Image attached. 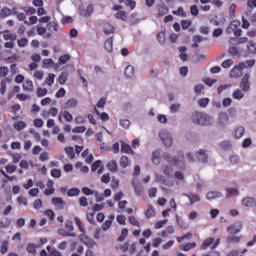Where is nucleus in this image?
<instances>
[{"mask_svg": "<svg viewBox=\"0 0 256 256\" xmlns=\"http://www.w3.org/2000/svg\"><path fill=\"white\" fill-rule=\"evenodd\" d=\"M163 173L167 178L159 173H155V183H161L165 187H173V185H175V181L171 178L173 175V168L171 166H165Z\"/></svg>", "mask_w": 256, "mask_h": 256, "instance_id": "1", "label": "nucleus"}, {"mask_svg": "<svg viewBox=\"0 0 256 256\" xmlns=\"http://www.w3.org/2000/svg\"><path fill=\"white\" fill-rule=\"evenodd\" d=\"M192 122L195 125H202L208 127L209 125H213L215 118L205 112L196 111L191 116Z\"/></svg>", "mask_w": 256, "mask_h": 256, "instance_id": "2", "label": "nucleus"}, {"mask_svg": "<svg viewBox=\"0 0 256 256\" xmlns=\"http://www.w3.org/2000/svg\"><path fill=\"white\" fill-rule=\"evenodd\" d=\"M164 159L170 165H174L178 169H185V156H183V152L181 150L177 151V156L172 157L171 154H164Z\"/></svg>", "mask_w": 256, "mask_h": 256, "instance_id": "3", "label": "nucleus"}, {"mask_svg": "<svg viewBox=\"0 0 256 256\" xmlns=\"http://www.w3.org/2000/svg\"><path fill=\"white\" fill-rule=\"evenodd\" d=\"M159 138L161 139L163 145L167 148L172 147L173 145V134L167 129H162L159 131Z\"/></svg>", "mask_w": 256, "mask_h": 256, "instance_id": "4", "label": "nucleus"}, {"mask_svg": "<svg viewBox=\"0 0 256 256\" xmlns=\"http://www.w3.org/2000/svg\"><path fill=\"white\" fill-rule=\"evenodd\" d=\"M240 27H241V21L233 20L228 26V28L226 29V33H228V35H231L233 33L235 37H241L242 30Z\"/></svg>", "mask_w": 256, "mask_h": 256, "instance_id": "5", "label": "nucleus"}, {"mask_svg": "<svg viewBox=\"0 0 256 256\" xmlns=\"http://www.w3.org/2000/svg\"><path fill=\"white\" fill-rule=\"evenodd\" d=\"M243 229V222L236 221L227 228V233L237 235Z\"/></svg>", "mask_w": 256, "mask_h": 256, "instance_id": "6", "label": "nucleus"}, {"mask_svg": "<svg viewBox=\"0 0 256 256\" xmlns=\"http://www.w3.org/2000/svg\"><path fill=\"white\" fill-rule=\"evenodd\" d=\"M250 77L249 73H246L240 82V88L244 93H247L249 89H251V82L249 81Z\"/></svg>", "mask_w": 256, "mask_h": 256, "instance_id": "7", "label": "nucleus"}, {"mask_svg": "<svg viewBox=\"0 0 256 256\" xmlns=\"http://www.w3.org/2000/svg\"><path fill=\"white\" fill-rule=\"evenodd\" d=\"M242 76H243V68L240 66V64L235 65L230 71V77L232 79H237Z\"/></svg>", "mask_w": 256, "mask_h": 256, "instance_id": "8", "label": "nucleus"}, {"mask_svg": "<svg viewBox=\"0 0 256 256\" xmlns=\"http://www.w3.org/2000/svg\"><path fill=\"white\" fill-rule=\"evenodd\" d=\"M195 157L198 161H200L201 163H207V159L209 157V155H207V150L205 149H199L196 153H195Z\"/></svg>", "mask_w": 256, "mask_h": 256, "instance_id": "9", "label": "nucleus"}, {"mask_svg": "<svg viewBox=\"0 0 256 256\" xmlns=\"http://www.w3.org/2000/svg\"><path fill=\"white\" fill-rule=\"evenodd\" d=\"M218 123L221 127H227V123H229V114H227V112H220L218 114Z\"/></svg>", "mask_w": 256, "mask_h": 256, "instance_id": "10", "label": "nucleus"}, {"mask_svg": "<svg viewBox=\"0 0 256 256\" xmlns=\"http://www.w3.org/2000/svg\"><path fill=\"white\" fill-rule=\"evenodd\" d=\"M93 4H88L87 7H80V15H82V17H90V15H93Z\"/></svg>", "mask_w": 256, "mask_h": 256, "instance_id": "11", "label": "nucleus"}, {"mask_svg": "<svg viewBox=\"0 0 256 256\" xmlns=\"http://www.w3.org/2000/svg\"><path fill=\"white\" fill-rule=\"evenodd\" d=\"M241 204L243 207H248L252 209V207H256V200L254 197H245L242 199Z\"/></svg>", "mask_w": 256, "mask_h": 256, "instance_id": "12", "label": "nucleus"}, {"mask_svg": "<svg viewBox=\"0 0 256 256\" xmlns=\"http://www.w3.org/2000/svg\"><path fill=\"white\" fill-rule=\"evenodd\" d=\"M79 239H80V241H81L82 243H84V245H85L86 247H90V248L95 247V241H94L93 239L89 238L87 235L81 234V235L79 236Z\"/></svg>", "mask_w": 256, "mask_h": 256, "instance_id": "13", "label": "nucleus"}, {"mask_svg": "<svg viewBox=\"0 0 256 256\" xmlns=\"http://www.w3.org/2000/svg\"><path fill=\"white\" fill-rule=\"evenodd\" d=\"M132 185H133L135 194L138 195V197H141L143 195V186L141 185V183H139L137 179H133Z\"/></svg>", "mask_w": 256, "mask_h": 256, "instance_id": "14", "label": "nucleus"}, {"mask_svg": "<svg viewBox=\"0 0 256 256\" xmlns=\"http://www.w3.org/2000/svg\"><path fill=\"white\" fill-rule=\"evenodd\" d=\"M151 161L153 165H159L161 163V149H156L152 152Z\"/></svg>", "mask_w": 256, "mask_h": 256, "instance_id": "15", "label": "nucleus"}, {"mask_svg": "<svg viewBox=\"0 0 256 256\" xmlns=\"http://www.w3.org/2000/svg\"><path fill=\"white\" fill-rule=\"evenodd\" d=\"M226 197L227 199H231L233 197H239V189L233 187H226Z\"/></svg>", "mask_w": 256, "mask_h": 256, "instance_id": "16", "label": "nucleus"}, {"mask_svg": "<svg viewBox=\"0 0 256 256\" xmlns=\"http://www.w3.org/2000/svg\"><path fill=\"white\" fill-rule=\"evenodd\" d=\"M174 181L176 185H183L185 183V174L181 171H176L174 173Z\"/></svg>", "mask_w": 256, "mask_h": 256, "instance_id": "17", "label": "nucleus"}, {"mask_svg": "<svg viewBox=\"0 0 256 256\" xmlns=\"http://www.w3.org/2000/svg\"><path fill=\"white\" fill-rule=\"evenodd\" d=\"M52 205H54L55 209L61 210L65 207V202L63 201V198L53 197Z\"/></svg>", "mask_w": 256, "mask_h": 256, "instance_id": "18", "label": "nucleus"}, {"mask_svg": "<svg viewBox=\"0 0 256 256\" xmlns=\"http://www.w3.org/2000/svg\"><path fill=\"white\" fill-rule=\"evenodd\" d=\"M77 105H79V102L77 101V99L75 98H70L68 99L64 105H63V109H75V107H77Z\"/></svg>", "mask_w": 256, "mask_h": 256, "instance_id": "19", "label": "nucleus"}, {"mask_svg": "<svg viewBox=\"0 0 256 256\" xmlns=\"http://www.w3.org/2000/svg\"><path fill=\"white\" fill-rule=\"evenodd\" d=\"M4 41H17V34L10 33L9 30L2 32Z\"/></svg>", "mask_w": 256, "mask_h": 256, "instance_id": "20", "label": "nucleus"}, {"mask_svg": "<svg viewBox=\"0 0 256 256\" xmlns=\"http://www.w3.org/2000/svg\"><path fill=\"white\" fill-rule=\"evenodd\" d=\"M46 29L49 31L48 33H51L52 37L53 33H57V31H59V25L56 22H49Z\"/></svg>", "mask_w": 256, "mask_h": 256, "instance_id": "21", "label": "nucleus"}, {"mask_svg": "<svg viewBox=\"0 0 256 256\" xmlns=\"http://www.w3.org/2000/svg\"><path fill=\"white\" fill-rule=\"evenodd\" d=\"M223 197V193L219 191H210L206 194V199H221Z\"/></svg>", "mask_w": 256, "mask_h": 256, "instance_id": "22", "label": "nucleus"}, {"mask_svg": "<svg viewBox=\"0 0 256 256\" xmlns=\"http://www.w3.org/2000/svg\"><path fill=\"white\" fill-rule=\"evenodd\" d=\"M184 197H188L190 204L195 205V203H199L201 201V198L199 197L198 194L192 193V194H183Z\"/></svg>", "mask_w": 256, "mask_h": 256, "instance_id": "23", "label": "nucleus"}, {"mask_svg": "<svg viewBox=\"0 0 256 256\" xmlns=\"http://www.w3.org/2000/svg\"><path fill=\"white\" fill-rule=\"evenodd\" d=\"M243 135H245V127L243 126H237L234 129V137L236 139H241V137H243Z\"/></svg>", "mask_w": 256, "mask_h": 256, "instance_id": "24", "label": "nucleus"}, {"mask_svg": "<svg viewBox=\"0 0 256 256\" xmlns=\"http://www.w3.org/2000/svg\"><path fill=\"white\" fill-rule=\"evenodd\" d=\"M97 169H98V175H101V173H103V166H101V160H97L91 166V171H93V173H95Z\"/></svg>", "mask_w": 256, "mask_h": 256, "instance_id": "25", "label": "nucleus"}, {"mask_svg": "<svg viewBox=\"0 0 256 256\" xmlns=\"http://www.w3.org/2000/svg\"><path fill=\"white\" fill-rule=\"evenodd\" d=\"M37 33L41 37H44V39H51V33L47 32V28L44 27H38Z\"/></svg>", "mask_w": 256, "mask_h": 256, "instance_id": "26", "label": "nucleus"}, {"mask_svg": "<svg viewBox=\"0 0 256 256\" xmlns=\"http://www.w3.org/2000/svg\"><path fill=\"white\" fill-rule=\"evenodd\" d=\"M176 221L180 229H183L184 231H187V229H189V223L183 220V218H180L179 216H177Z\"/></svg>", "mask_w": 256, "mask_h": 256, "instance_id": "27", "label": "nucleus"}, {"mask_svg": "<svg viewBox=\"0 0 256 256\" xmlns=\"http://www.w3.org/2000/svg\"><path fill=\"white\" fill-rule=\"evenodd\" d=\"M227 243H240L241 236H237L236 234H229L226 238Z\"/></svg>", "mask_w": 256, "mask_h": 256, "instance_id": "28", "label": "nucleus"}, {"mask_svg": "<svg viewBox=\"0 0 256 256\" xmlns=\"http://www.w3.org/2000/svg\"><path fill=\"white\" fill-rule=\"evenodd\" d=\"M242 69H249L255 65V59L246 60L239 63Z\"/></svg>", "mask_w": 256, "mask_h": 256, "instance_id": "29", "label": "nucleus"}, {"mask_svg": "<svg viewBox=\"0 0 256 256\" xmlns=\"http://www.w3.org/2000/svg\"><path fill=\"white\" fill-rule=\"evenodd\" d=\"M232 97H233V99H236L237 101H241V99H243V97H245V92L241 89H236L232 93Z\"/></svg>", "mask_w": 256, "mask_h": 256, "instance_id": "30", "label": "nucleus"}, {"mask_svg": "<svg viewBox=\"0 0 256 256\" xmlns=\"http://www.w3.org/2000/svg\"><path fill=\"white\" fill-rule=\"evenodd\" d=\"M169 13V8L165 4H161L158 6V17H164Z\"/></svg>", "mask_w": 256, "mask_h": 256, "instance_id": "31", "label": "nucleus"}, {"mask_svg": "<svg viewBox=\"0 0 256 256\" xmlns=\"http://www.w3.org/2000/svg\"><path fill=\"white\" fill-rule=\"evenodd\" d=\"M23 89L28 92L35 91V86L33 85V81L26 80V82L23 84Z\"/></svg>", "mask_w": 256, "mask_h": 256, "instance_id": "32", "label": "nucleus"}, {"mask_svg": "<svg viewBox=\"0 0 256 256\" xmlns=\"http://www.w3.org/2000/svg\"><path fill=\"white\" fill-rule=\"evenodd\" d=\"M135 73V68L131 65H128L126 68H125V71H124V75L125 77H127L128 79H131V77H133Z\"/></svg>", "mask_w": 256, "mask_h": 256, "instance_id": "33", "label": "nucleus"}, {"mask_svg": "<svg viewBox=\"0 0 256 256\" xmlns=\"http://www.w3.org/2000/svg\"><path fill=\"white\" fill-rule=\"evenodd\" d=\"M104 48L108 53L113 52V38H108L104 43Z\"/></svg>", "mask_w": 256, "mask_h": 256, "instance_id": "34", "label": "nucleus"}, {"mask_svg": "<svg viewBox=\"0 0 256 256\" xmlns=\"http://www.w3.org/2000/svg\"><path fill=\"white\" fill-rule=\"evenodd\" d=\"M173 234H175V227H173V226H168L167 228H166V230H164V231H162V233H161V237H169V235H173Z\"/></svg>", "mask_w": 256, "mask_h": 256, "instance_id": "35", "label": "nucleus"}, {"mask_svg": "<svg viewBox=\"0 0 256 256\" xmlns=\"http://www.w3.org/2000/svg\"><path fill=\"white\" fill-rule=\"evenodd\" d=\"M61 115L68 123H71L73 121V114L68 110L61 111Z\"/></svg>", "mask_w": 256, "mask_h": 256, "instance_id": "36", "label": "nucleus"}, {"mask_svg": "<svg viewBox=\"0 0 256 256\" xmlns=\"http://www.w3.org/2000/svg\"><path fill=\"white\" fill-rule=\"evenodd\" d=\"M197 247V243L192 242V243H188V244H182L180 246V249L182 251H191V249H195Z\"/></svg>", "mask_w": 256, "mask_h": 256, "instance_id": "37", "label": "nucleus"}, {"mask_svg": "<svg viewBox=\"0 0 256 256\" xmlns=\"http://www.w3.org/2000/svg\"><path fill=\"white\" fill-rule=\"evenodd\" d=\"M213 243H215V239H213V238H208V239H206V240L202 243L200 249H202V250L205 251V249H207L208 247H211Z\"/></svg>", "mask_w": 256, "mask_h": 256, "instance_id": "38", "label": "nucleus"}, {"mask_svg": "<svg viewBox=\"0 0 256 256\" xmlns=\"http://www.w3.org/2000/svg\"><path fill=\"white\" fill-rule=\"evenodd\" d=\"M13 127L16 131H23V129H25V127H27V123H25L23 121H18V122L14 123Z\"/></svg>", "mask_w": 256, "mask_h": 256, "instance_id": "39", "label": "nucleus"}, {"mask_svg": "<svg viewBox=\"0 0 256 256\" xmlns=\"http://www.w3.org/2000/svg\"><path fill=\"white\" fill-rule=\"evenodd\" d=\"M27 253H30L31 255H35L37 253V245L33 243H29L26 247Z\"/></svg>", "mask_w": 256, "mask_h": 256, "instance_id": "40", "label": "nucleus"}, {"mask_svg": "<svg viewBox=\"0 0 256 256\" xmlns=\"http://www.w3.org/2000/svg\"><path fill=\"white\" fill-rule=\"evenodd\" d=\"M247 253V248L233 250L229 253L230 256H242Z\"/></svg>", "mask_w": 256, "mask_h": 256, "instance_id": "41", "label": "nucleus"}, {"mask_svg": "<svg viewBox=\"0 0 256 256\" xmlns=\"http://www.w3.org/2000/svg\"><path fill=\"white\" fill-rule=\"evenodd\" d=\"M220 147H221L224 151H229V150H231V147H232L231 141H229V140L222 141V142L220 143Z\"/></svg>", "mask_w": 256, "mask_h": 256, "instance_id": "42", "label": "nucleus"}, {"mask_svg": "<svg viewBox=\"0 0 256 256\" xmlns=\"http://www.w3.org/2000/svg\"><path fill=\"white\" fill-rule=\"evenodd\" d=\"M107 169L111 171V173H116L117 172V162L115 160L110 161L107 164Z\"/></svg>", "mask_w": 256, "mask_h": 256, "instance_id": "43", "label": "nucleus"}, {"mask_svg": "<svg viewBox=\"0 0 256 256\" xmlns=\"http://www.w3.org/2000/svg\"><path fill=\"white\" fill-rule=\"evenodd\" d=\"M70 60H71V56H69L68 54H64L59 57L58 62L60 65H65Z\"/></svg>", "mask_w": 256, "mask_h": 256, "instance_id": "44", "label": "nucleus"}, {"mask_svg": "<svg viewBox=\"0 0 256 256\" xmlns=\"http://www.w3.org/2000/svg\"><path fill=\"white\" fill-rule=\"evenodd\" d=\"M67 79H69V74L66 72H63L59 76L58 81H59L60 85H65L67 83Z\"/></svg>", "mask_w": 256, "mask_h": 256, "instance_id": "45", "label": "nucleus"}, {"mask_svg": "<svg viewBox=\"0 0 256 256\" xmlns=\"http://www.w3.org/2000/svg\"><path fill=\"white\" fill-rule=\"evenodd\" d=\"M248 53L255 55L256 53V43L254 41H250L247 46Z\"/></svg>", "mask_w": 256, "mask_h": 256, "instance_id": "46", "label": "nucleus"}, {"mask_svg": "<svg viewBox=\"0 0 256 256\" xmlns=\"http://www.w3.org/2000/svg\"><path fill=\"white\" fill-rule=\"evenodd\" d=\"M7 251H9V241L4 240L1 244L0 252L2 253V255H5Z\"/></svg>", "mask_w": 256, "mask_h": 256, "instance_id": "47", "label": "nucleus"}, {"mask_svg": "<svg viewBox=\"0 0 256 256\" xmlns=\"http://www.w3.org/2000/svg\"><path fill=\"white\" fill-rule=\"evenodd\" d=\"M81 193V190L79 188H71L68 190L67 195L68 197H77Z\"/></svg>", "mask_w": 256, "mask_h": 256, "instance_id": "48", "label": "nucleus"}, {"mask_svg": "<svg viewBox=\"0 0 256 256\" xmlns=\"http://www.w3.org/2000/svg\"><path fill=\"white\" fill-rule=\"evenodd\" d=\"M58 234L61 235L62 237H75V233L73 232H67L65 229H59Z\"/></svg>", "mask_w": 256, "mask_h": 256, "instance_id": "49", "label": "nucleus"}, {"mask_svg": "<svg viewBox=\"0 0 256 256\" xmlns=\"http://www.w3.org/2000/svg\"><path fill=\"white\" fill-rule=\"evenodd\" d=\"M65 151L69 159H75V149L73 147H66Z\"/></svg>", "mask_w": 256, "mask_h": 256, "instance_id": "50", "label": "nucleus"}, {"mask_svg": "<svg viewBox=\"0 0 256 256\" xmlns=\"http://www.w3.org/2000/svg\"><path fill=\"white\" fill-rule=\"evenodd\" d=\"M127 235H129V229L127 228L122 229L121 235L118 237V241L122 243L124 239H127Z\"/></svg>", "mask_w": 256, "mask_h": 256, "instance_id": "51", "label": "nucleus"}, {"mask_svg": "<svg viewBox=\"0 0 256 256\" xmlns=\"http://www.w3.org/2000/svg\"><path fill=\"white\" fill-rule=\"evenodd\" d=\"M115 27H113L111 24H106L104 26V33L105 35H111V33H114Z\"/></svg>", "mask_w": 256, "mask_h": 256, "instance_id": "52", "label": "nucleus"}, {"mask_svg": "<svg viewBox=\"0 0 256 256\" xmlns=\"http://www.w3.org/2000/svg\"><path fill=\"white\" fill-rule=\"evenodd\" d=\"M11 15V9L5 7L0 11V17L2 19H5V17H9Z\"/></svg>", "mask_w": 256, "mask_h": 256, "instance_id": "53", "label": "nucleus"}, {"mask_svg": "<svg viewBox=\"0 0 256 256\" xmlns=\"http://www.w3.org/2000/svg\"><path fill=\"white\" fill-rule=\"evenodd\" d=\"M129 165V158L127 156H122L120 159V166L125 169Z\"/></svg>", "mask_w": 256, "mask_h": 256, "instance_id": "54", "label": "nucleus"}, {"mask_svg": "<svg viewBox=\"0 0 256 256\" xmlns=\"http://www.w3.org/2000/svg\"><path fill=\"white\" fill-rule=\"evenodd\" d=\"M76 169H80V171H82V173H89V167L83 166V163H81V162L76 163Z\"/></svg>", "mask_w": 256, "mask_h": 256, "instance_id": "55", "label": "nucleus"}, {"mask_svg": "<svg viewBox=\"0 0 256 256\" xmlns=\"http://www.w3.org/2000/svg\"><path fill=\"white\" fill-rule=\"evenodd\" d=\"M145 215L147 219H151V217H155V210L153 209V206H149L147 211L145 212Z\"/></svg>", "mask_w": 256, "mask_h": 256, "instance_id": "56", "label": "nucleus"}, {"mask_svg": "<svg viewBox=\"0 0 256 256\" xmlns=\"http://www.w3.org/2000/svg\"><path fill=\"white\" fill-rule=\"evenodd\" d=\"M120 126L123 127V129H129V127H131V121H129V119H121Z\"/></svg>", "mask_w": 256, "mask_h": 256, "instance_id": "57", "label": "nucleus"}, {"mask_svg": "<svg viewBox=\"0 0 256 256\" xmlns=\"http://www.w3.org/2000/svg\"><path fill=\"white\" fill-rule=\"evenodd\" d=\"M180 109H181V104H179V103H175V104L170 105V111L172 113H179Z\"/></svg>", "mask_w": 256, "mask_h": 256, "instance_id": "58", "label": "nucleus"}, {"mask_svg": "<svg viewBox=\"0 0 256 256\" xmlns=\"http://www.w3.org/2000/svg\"><path fill=\"white\" fill-rule=\"evenodd\" d=\"M116 19H121L122 21H127V14L125 11H118L115 15Z\"/></svg>", "mask_w": 256, "mask_h": 256, "instance_id": "59", "label": "nucleus"}, {"mask_svg": "<svg viewBox=\"0 0 256 256\" xmlns=\"http://www.w3.org/2000/svg\"><path fill=\"white\" fill-rule=\"evenodd\" d=\"M9 75V68L7 66L0 67V78L7 77Z\"/></svg>", "mask_w": 256, "mask_h": 256, "instance_id": "60", "label": "nucleus"}, {"mask_svg": "<svg viewBox=\"0 0 256 256\" xmlns=\"http://www.w3.org/2000/svg\"><path fill=\"white\" fill-rule=\"evenodd\" d=\"M157 41L160 43V45H163L165 43V32L161 31L157 34Z\"/></svg>", "mask_w": 256, "mask_h": 256, "instance_id": "61", "label": "nucleus"}, {"mask_svg": "<svg viewBox=\"0 0 256 256\" xmlns=\"http://www.w3.org/2000/svg\"><path fill=\"white\" fill-rule=\"evenodd\" d=\"M18 47H27L29 45V40L27 38H22L17 41Z\"/></svg>", "mask_w": 256, "mask_h": 256, "instance_id": "62", "label": "nucleus"}, {"mask_svg": "<svg viewBox=\"0 0 256 256\" xmlns=\"http://www.w3.org/2000/svg\"><path fill=\"white\" fill-rule=\"evenodd\" d=\"M222 67L223 69H229L233 65V60L232 59H227L224 62H222Z\"/></svg>", "mask_w": 256, "mask_h": 256, "instance_id": "63", "label": "nucleus"}, {"mask_svg": "<svg viewBox=\"0 0 256 256\" xmlns=\"http://www.w3.org/2000/svg\"><path fill=\"white\" fill-rule=\"evenodd\" d=\"M47 251L50 253L51 256H62L61 252L57 250H51V246H47Z\"/></svg>", "mask_w": 256, "mask_h": 256, "instance_id": "64", "label": "nucleus"}]
</instances>
